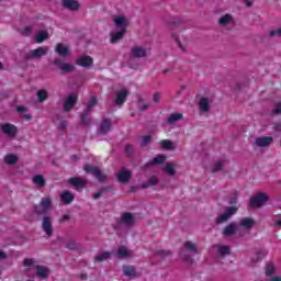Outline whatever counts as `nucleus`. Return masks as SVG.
<instances>
[{
    "mask_svg": "<svg viewBox=\"0 0 281 281\" xmlns=\"http://www.w3.org/2000/svg\"><path fill=\"white\" fill-rule=\"evenodd\" d=\"M114 25L115 27H121V31L117 33L111 34V43H119V41H122L124 38V34H126V29L128 25H131V21L126 19L124 15H119L114 18Z\"/></svg>",
    "mask_w": 281,
    "mask_h": 281,
    "instance_id": "obj_1",
    "label": "nucleus"
},
{
    "mask_svg": "<svg viewBox=\"0 0 281 281\" xmlns=\"http://www.w3.org/2000/svg\"><path fill=\"white\" fill-rule=\"evenodd\" d=\"M83 170L87 175H92V177H94V179H97V181H99V183H109V176H106V173L102 172L100 167H97V166H93L90 164H86L83 166Z\"/></svg>",
    "mask_w": 281,
    "mask_h": 281,
    "instance_id": "obj_2",
    "label": "nucleus"
},
{
    "mask_svg": "<svg viewBox=\"0 0 281 281\" xmlns=\"http://www.w3.org/2000/svg\"><path fill=\"white\" fill-rule=\"evenodd\" d=\"M146 56H148V50H146V48L142 46L132 47L130 58L127 60L128 67H131V69H137V66L133 65V61L135 58H146Z\"/></svg>",
    "mask_w": 281,
    "mask_h": 281,
    "instance_id": "obj_3",
    "label": "nucleus"
},
{
    "mask_svg": "<svg viewBox=\"0 0 281 281\" xmlns=\"http://www.w3.org/2000/svg\"><path fill=\"white\" fill-rule=\"evenodd\" d=\"M52 210V198H42L40 204H35L33 212L36 216H45Z\"/></svg>",
    "mask_w": 281,
    "mask_h": 281,
    "instance_id": "obj_4",
    "label": "nucleus"
},
{
    "mask_svg": "<svg viewBox=\"0 0 281 281\" xmlns=\"http://www.w3.org/2000/svg\"><path fill=\"white\" fill-rule=\"evenodd\" d=\"M124 225L127 229H131L135 225V215L130 212H125L121 215V218L117 222L116 229H120Z\"/></svg>",
    "mask_w": 281,
    "mask_h": 281,
    "instance_id": "obj_5",
    "label": "nucleus"
},
{
    "mask_svg": "<svg viewBox=\"0 0 281 281\" xmlns=\"http://www.w3.org/2000/svg\"><path fill=\"white\" fill-rule=\"evenodd\" d=\"M267 201H269V195H267L265 192H259L257 195L250 198L249 205L250 207L258 209L262 207V205H266Z\"/></svg>",
    "mask_w": 281,
    "mask_h": 281,
    "instance_id": "obj_6",
    "label": "nucleus"
},
{
    "mask_svg": "<svg viewBox=\"0 0 281 281\" xmlns=\"http://www.w3.org/2000/svg\"><path fill=\"white\" fill-rule=\"evenodd\" d=\"M236 212H238V207L237 206H228V207H226L224 213H222L220 216H217L215 218V223L217 225H223V223H227V221H229V218H232V216H234L236 214Z\"/></svg>",
    "mask_w": 281,
    "mask_h": 281,
    "instance_id": "obj_7",
    "label": "nucleus"
},
{
    "mask_svg": "<svg viewBox=\"0 0 281 281\" xmlns=\"http://www.w3.org/2000/svg\"><path fill=\"white\" fill-rule=\"evenodd\" d=\"M53 64L55 67H57V69L60 70L61 76H65V74H74V71H76V66L71 64H65L60 58L54 59Z\"/></svg>",
    "mask_w": 281,
    "mask_h": 281,
    "instance_id": "obj_8",
    "label": "nucleus"
},
{
    "mask_svg": "<svg viewBox=\"0 0 281 281\" xmlns=\"http://www.w3.org/2000/svg\"><path fill=\"white\" fill-rule=\"evenodd\" d=\"M47 52L49 48L46 46H40L35 49L30 50L25 56L24 60H32V58H43V56H47Z\"/></svg>",
    "mask_w": 281,
    "mask_h": 281,
    "instance_id": "obj_9",
    "label": "nucleus"
},
{
    "mask_svg": "<svg viewBox=\"0 0 281 281\" xmlns=\"http://www.w3.org/2000/svg\"><path fill=\"white\" fill-rule=\"evenodd\" d=\"M0 131H2L9 139H14L19 133V128L12 123L0 124Z\"/></svg>",
    "mask_w": 281,
    "mask_h": 281,
    "instance_id": "obj_10",
    "label": "nucleus"
},
{
    "mask_svg": "<svg viewBox=\"0 0 281 281\" xmlns=\"http://www.w3.org/2000/svg\"><path fill=\"white\" fill-rule=\"evenodd\" d=\"M77 103H78V94L76 93L68 94L64 100L65 113H69V111H71Z\"/></svg>",
    "mask_w": 281,
    "mask_h": 281,
    "instance_id": "obj_11",
    "label": "nucleus"
},
{
    "mask_svg": "<svg viewBox=\"0 0 281 281\" xmlns=\"http://www.w3.org/2000/svg\"><path fill=\"white\" fill-rule=\"evenodd\" d=\"M68 183L76 190H85V188H87V183H89V180L86 178L72 177L68 179Z\"/></svg>",
    "mask_w": 281,
    "mask_h": 281,
    "instance_id": "obj_12",
    "label": "nucleus"
},
{
    "mask_svg": "<svg viewBox=\"0 0 281 281\" xmlns=\"http://www.w3.org/2000/svg\"><path fill=\"white\" fill-rule=\"evenodd\" d=\"M111 128H113V122L111 119L105 117L101 121L99 128L97 131L98 135H106Z\"/></svg>",
    "mask_w": 281,
    "mask_h": 281,
    "instance_id": "obj_13",
    "label": "nucleus"
},
{
    "mask_svg": "<svg viewBox=\"0 0 281 281\" xmlns=\"http://www.w3.org/2000/svg\"><path fill=\"white\" fill-rule=\"evenodd\" d=\"M42 229L46 234V236L54 235V226L52 225V217L45 215L42 220Z\"/></svg>",
    "mask_w": 281,
    "mask_h": 281,
    "instance_id": "obj_14",
    "label": "nucleus"
},
{
    "mask_svg": "<svg viewBox=\"0 0 281 281\" xmlns=\"http://www.w3.org/2000/svg\"><path fill=\"white\" fill-rule=\"evenodd\" d=\"M236 232H238V223L231 222L223 228L222 234L223 236H225V238H229L232 236H235Z\"/></svg>",
    "mask_w": 281,
    "mask_h": 281,
    "instance_id": "obj_15",
    "label": "nucleus"
},
{
    "mask_svg": "<svg viewBox=\"0 0 281 281\" xmlns=\"http://www.w3.org/2000/svg\"><path fill=\"white\" fill-rule=\"evenodd\" d=\"M76 65L85 69H91L93 67V59L89 55H83L77 59Z\"/></svg>",
    "mask_w": 281,
    "mask_h": 281,
    "instance_id": "obj_16",
    "label": "nucleus"
},
{
    "mask_svg": "<svg viewBox=\"0 0 281 281\" xmlns=\"http://www.w3.org/2000/svg\"><path fill=\"white\" fill-rule=\"evenodd\" d=\"M128 89L123 88L116 93V98L114 99V104L117 106H122L124 102H126V99L128 98Z\"/></svg>",
    "mask_w": 281,
    "mask_h": 281,
    "instance_id": "obj_17",
    "label": "nucleus"
},
{
    "mask_svg": "<svg viewBox=\"0 0 281 281\" xmlns=\"http://www.w3.org/2000/svg\"><path fill=\"white\" fill-rule=\"evenodd\" d=\"M61 5L70 12H78L80 10V3L77 0H63Z\"/></svg>",
    "mask_w": 281,
    "mask_h": 281,
    "instance_id": "obj_18",
    "label": "nucleus"
},
{
    "mask_svg": "<svg viewBox=\"0 0 281 281\" xmlns=\"http://www.w3.org/2000/svg\"><path fill=\"white\" fill-rule=\"evenodd\" d=\"M255 144L259 148H267V146H271V144H273V137L271 136L258 137L256 138Z\"/></svg>",
    "mask_w": 281,
    "mask_h": 281,
    "instance_id": "obj_19",
    "label": "nucleus"
},
{
    "mask_svg": "<svg viewBox=\"0 0 281 281\" xmlns=\"http://www.w3.org/2000/svg\"><path fill=\"white\" fill-rule=\"evenodd\" d=\"M213 249H216V251L221 258H225V256H232V247L231 246L214 245Z\"/></svg>",
    "mask_w": 281,
    "mask_h": 281,
    "instance_id": "obj_20",
    "label": "nucleus"
},
{
    "mask_svg": "<svg viewBox=\"0 0 281 281\" xmlns=\"http://www.w3.org/2000/svg\"><path fill=\"white\" fill-rule=\"evenodd\" d=\"M80 126H91L92 120H91V111L83 110L80 115Z\"/></svg>",
    "mask_w": 281,
    "mask_h": 281,
    "instance_id": "obj_21",
    "label": "nucleus"
},
{
    "mask_svg": "<svg viewBox=\"0 0 281 281\" xmlns=\"http://www.w3.org/2000/svg\"><path fill=\"white\" fill-rule=\"evenodd\" d=\"M55 52L60 58H67V56H69V47L65 46L63 43L56 45Z\"/></svg>",
    "mask_w": 281,
    "mask_h": 281,
    "instance_id": "obj_22",
    "label": "nucleus"
},
{
    "mask_svg": "<svg viewBox=\"0 0 281 281\" xmlns=\"http://www.w3.org/2000/svg\"><path fill=\"white\" fill-rule=\"evenodd\" d=\"M183 23H186V22L181 18H170L167 20V25L171 30H177V27H181V25H183Z\"/></svg>",
    "mask_w": 281,
    "mask_h": 281,
    "instance_id": "obj_23",
    "label": "nucleus"
},
{
    "mask_svg": "<svg viewBox=\"0 0 281 281\" xmlns=\"http://www.w3.org/2000/svg\"><path fill=\"white\" fill-rule=\"evenodd\" d=\"M116 258H119V260L131 258V250H128L126 246H120L116 250Z\"/></svg>",
    "mask_w": 281,
    "mask_h": 281,
    "instance_id": "obj_24",
    "label": "nucleus"
},
{
    "mask_svg": "<svg viewBox=\"0 0 281 281\" xmlns=\"http://www.w3.org/2000/svg\"><path fill=\"white\" fill-rule=\"evenodd\" d=\"M131 171L123 169L117 173V181H120V183H128V181H131Z\"/></svg>",
    "mask_w": 281,
    "mask_h": 281,
    "instance_id": "obj_25",
    "label": "nucleus"
},
{
    "mask_svg": "<svg viewBox=\"0 0 281 281\" xmlns=\"http://www.w3.org/2000/svg\"><path fill=\"white\" fill-rule=\"evenodd\" d=\"M123 274L126 276L127 278H137V270L135 266H123Z\"/></svg>",
    "mask_w": 281,
    "mask_h": 281,
    "instance_id": "obj_26",
    "label": "nucleus"
},
{
    "mask_svg": "<svg viewBox=\"0 0 281 281\" xmlns=\"http://www.w3.org/2000/svg\"><path fill=\"white\" fill-rule=\"evenodd\" d=\"M198 106L200 111H203V113L210 112V99L202 97L198 103Z\"/></svg>",
    "mask_w": 281,
    "mask_h": 281,
    "instance_id": "obj_27",
    "label": "nucleus"
},
{
    "mask_svg": "<svg viewBox=\"0 0 281 281\" xmlns=\"http://www.w3.org/2000/svg\"><path fill=\"white\" fill-rule=\"evenodd\" d=\"M166 161L165 155H158L153 158L151 161L147 162L144 168H148L149 166H160V164H164Z\"/></svg>",
    "mask_w": 281,
    "mask_h": 281,
    "instance_id": "obj_28",
    "label": "nucleus"
},
{
    "mask_svg": "<svg viewBox=\"0 0 281 281\" xmlns=\"http://www.w3.org/2000/svg\"><path fill=\"white\" fill-rule=\"evenodd\" d=\"M60 199L65 205H70V203H74L75 195L69 191H64Z\"/></svg>",
    "mask_w": 281,
    "mask_h": 281,
    "instance_id": "obj_29",
    "label": "nucleus"
},
{
    "mask_svg": "<svg viewBox=\"0 0 281 281\" xmlns=\"http://www.w3.org/2000/svg\"><path fill=\"white\" fill-rule=\"evenodd\" d=\"M240 227H244L245 229H251L254 225H256V221L251 217H245L239 221Z\"/></svg>",
    "mask_w": 281,
    "mask_h": 281,
    "instance_id": "obj_30",
    "label": "nucleus"
},
{
    "mask_svg": "<svg viewBox=\"0 0 281 281\" xmlns=\"http://www.w3.org/2000/svg\"><path fill=\"white\" fill-rule=\"evenodd\" d=\"M32 182L37 186V188H45V186H47V182L45 181V177H43V175H35L32 178Z\"/></svg>",
    "mask_w": 281,
    "mask_h": 281,
    "instance_id": "obj_31",
    "label": "nucleus"
},
{
    "mask_svg": "<svg viewBox=\"0 0 281 281\" xmlns=\"http://www.w3.org/2000/svg\"><path fill=\"white\" fill-rule=\"evenodd\" d=\"M175 168H177V162H166L164 170L169 175V177H175V175H177V170Z\"/></svg>",
    "mask_w": 281,
    "mask_h": 281,
    "instance_id": "obj_32",
    "label": "nucleus"
},
{
    "mask_svg": "<svg viewBox=\"0 0 281 281\" xmlns=\"http://www.w3.org/2000/svg\"><path fill=\"white\" fill-rule=\"evenodd\" d=\"M184 249L189 250L192 256H196L199 254V248H196V244L192 241H186L183 244Z\"/></svg>",
    "mask_w": 281,
    "mask_h": 281,
    "instance_id": "obj_33",
    "label": "nucleus"
},
{
    "mask_svg": "<svg viewBox=\"0 0 281 281\" xmlns=\"http://www.w3.org/2000/svg\"><path fill=\"white\" fill-rule=\"evenodd\" d=\"M47 268L44 266H36V277L42 278V280H47L48 274H47Z\"/></svg>",
    "mask_w": 281,
    "mask_h": 281,
    "instance_id": "obj_34",
    "label": "nucleus"
},
{
    "mask_svg": "<svg viewBox=\"0 0 281 281\" xmlns=\"http://www.w3.org/2000/svg\"><path fill=\"white\" fill-rule=\"evenodd\" d=\"M183 120V114L182 113H172L168 120H167V124H169L170 126H172V124H175L176 122H179Z\"/></svg>",
    "mask_w": 281,
    "mask_h": 281,
    "instance_id": "obj_35",
    "label": "nucleus"
},
{
    "mask_svg": "<svg viewBox=\"0 0 281 281\" xmlns=\"http://www.w3.org/2000/svg\"><path fill=\"white\" fill-rule=\"evenodd\" d=\"M157 183H159V179H157V177L153 176L149 178V180L147 182H143L140 184V188H143V190H146V188H153V186H157Z\"/></svg>",
    "mask_w": 281,
    "mask_h": 281,
    "instance_id": "obj_36",
    "label": "nucleus"
},
{
    "mask_svg": "<svg viewBox=\"0 0 281 281\" xmlns=\"http://www.w3.org/2000/svg\"><path fill=\"white\" fill-rule=\"evenodd\" d=\"M65 246L66 249H69L70 251H78V249H80V244H78L74 239H69L68 241H66Z\"/></svg>",
    "mask_w": 281,
    "mask_h": 281,
    "instance_id": "obj_37",
    "label": "nucleus"
},
{
    "mask_svg": "<svg viewBox=\"0 0 281 281\" xmlns=\"http://www.w3.org/2000/svg\"><path fill=\"white\" fill-rule=\"evenodd\" d=\"M47 38H49V33L47 31H40L35 36L37 43H43L44 41H47Z\"/></svg>",
    "mask_w": 281,
    "mask_h": 281,
    "instance_id": "obj_38",
    "label": "nucleus"
},
{
    "mask_svg": "<svg viewBox=\"0 0 281 281\" xmlns=\"http://www.w3.org/2000/svg\"><path fill=\"white\" fill-rule=\"evenodd\" d=\"M160 146L164 150H175V144L170 139H162Z\"/></svg>",
    "mask_w": 281,
    "mask_h": 281,
    "instance_id": "obj_39",
    "label": "nucleus"
},
{
    "mask_svg": "<svg viewBox=\"0 0 281 281\" xmlns=\"http://www.w3.org/2000/svg\"><path fill=\"white\" fill-rule=\"evenodd\" d=\"M149 144H153V136L150 135L143 136L139 142L140 148H146V146H149Z\"/></svg>",
    "mask_w": 281,
    "mask_h": 281,
    "instance_id": "obj_40",
    "label": "nucleus"
},
{
    "mask_svg": "<svg viewBox=\"0 0 281 281\" xmlns=\"http://www.w3.org/2000/svg\"><path fill=\"white\" fill-rule=\"evenodd\" d=\"M47 98H49V93L47 92V90L42 89L37 91V100L40 103L45 102V100H47Z\"/></svg>",
    "mask_w": 281,
    "mask_h": 281,
    "instance_id": "obj_41",
    "label": "nucleus"
},
{
    "mask_svg": "<svg viewBox=\"0 0 281 281\" xmlns=\"http://www.w3.org/2000/svg\"><path fill=\"white\" fill-rule=\"evenodd\" d=\"M4 161L9 166H14V164H16V161H19V158L14 154H9L4 157Z\"/></svg>",
    "mask_w": 281,
    "mask_h": 281,
    "instance_id": "obj_42",
    "label": "nucleus"
},
{
    "mask_svg": "<svg viewBox=\"0 0 281 281\" xmlns=\"http://www.w3.org/2000/svg\"><path fill=\"white\" fill-rule=\"evenodd\" d=\"M111 258V252L104 251L101 255L94 257V262H104V260H109Z\"/></svg>",
    "mask_w": 281,
    "mask_h": 281,
    "instance_id": "obj_43",
    "label": "nucleus"
},
{
    "mask_svg": "<svg viewBox=\"0 0 281 281\" xmlns=\"http://www.w3.org/2000/svg\"><path fill=\"white\" fill-rule=\"evenodd\" d=\"M276 274V266L273 262L266 263V276H273Z\"/></svg>",
    "mask_w": 281,
    "mask_h": 281,
    "instance_id": "obj_44",
    "label": "nucleus"
},
{
    "mask_svg": "<svg viewBox=\"0 0 281 281\" xmlns=\"http://www.w3.org/2000/svg\"><path fill=\"white\" fill-rule=\"evenodd\" d=\"M269 38H281V27L269 31Z\"/></svg>",
    "mask_w": 281,
    "mask_h": 281,
    "instance_id": "obj_45",
    "label": "nucleus"
},
{
    "mask_svg": "<svg viewBox=\"0 0 281 281\" xmlns=\"http://www.w3.org/2000/svg\"><path fill=\"white\" fill-rule=\"evenodd\" d=\"M229 21H232V15L225 14L218 20V23L220 25L225 26L229 23Z\"/></svg>",
    "mask_w": 281,
    "mask_h": 281,
    "instance_id": "obj_46",
    "label": "nucleus"
},
{
    "mask_svg": "<svg viewBox=\"0 0 281 281\" xmlns=\"http://www.w3.org/2000/svg\"><path fill=\"white\" fill-rule=\"evenodd\" d=\"M156 256H159L160 258H168L169 256H172V251L170 250H156Z\"/></svg>",
    "mask_w": 281,
    "mask_h": 281,
    "instance_id": "obj_47",
    "label": "nucleus"
},
{
    "mask_svg": "<svg viewBox=\"0 0 281 281\" xmlns=\"http://www.w3.org/2000/svg\"><path fill=\"white\" fill-rule=\"evenodd\" d=\"M95 104H98V98L91 97L87 104L86 111H91V109H93V106H95Z\"/></svg>",
    "mask_w": 281,
    "mask_h": 281,
    "instance_id": "obj_48",
    "label": "nucleus"
},
{
    "mask_svg": "<svg viewBox=\"0 0 281 281\" xmlns=\"http://www.w3.org/2000/svg\"><path fill=\"white\" fill-rule=\"evenodd\" d=\"M267 250H261L257 252V257L252 258V262H260V260H262L265 258V256H267Z\"/></svg>",
    "mask_w": 281,
    "mask_h": 281,
    "instance_id": "obj_49",
    "label": "nucleus"
},
{
    "mask_svg": "<svg viewBox=\"0 0 281 281\" xmlns=\"http://www.w3.org/2000/svg\"><path fill=\"white\" fill-rule=\"evenodd\" d=\"M124 151L127 155V157H133V153H135V147L131 144H126Z\"/></svg>",
    "mask_w": 281,
    "mask_h": 281,
    "instance_id": "obj_50",
    "label": "nucleus"
},
{
    "mask_svg": "<svg viewBox=\"0 0 281 281\" xmlns=\"http://www.w3.org/2000/svg\"><path fill=\"white\" fill-rule=\"evenodd\" d=\"M223 170V161H216L212 168V172H221Z\"/></svg>",
    "mask_w": 281,
    "mask_h": 281,
    "instance_id": "obj_51",
    "label": "nucleus"
},
{
    "mask_svg": "<svg viewBox=\"0 0 281 281\" xmlns=\"http://www.w3.org/2000/svg\"><path fill=\"white\" fill-rule=\"evenodd\" d=\"M273 115H280L281 114V101L276 103L274 109L272 110Z\"/></svg>",
    "mask_w": 281,
    "mask_h": 281,
    "instance_id": "obj_52",
    "label": "nucleus"
},
{
    "mask_svg": "<svg viewBox=\"0 0 281 281\" xmlns=\"http://www.w3.org/2000/svg\"><path fill=\"white\" fill-rule=\"evenodd\" d=\"M153 102H155V104H159V102H161V92H155L154 93Z\"/></svg>",
    "mask_w": 281,
    "mask_h": 281,
    "instance_id": "obj_53",
    "label": "nucleus"
},
{
    "mask_svg": "<svg viewBox=\"0 0 281 281\" xmlns=\"http://www.w3.org/2000/svg\"><path fill=\"white\" fill-rule=\"evenodd\" d=\"M113 186L102 187L99 191L101 194H109V192H112Z\"/></svg>",
    "mask_w": 281,
    "mask_h": 281,
    "instance_id": "obj_54",
    "label": "nucleus"
},
{
    "mask_svg": "<svg viewBox=\"0 0 281 281\" xmlns=\"http://www.w3.org/2000/svg\"><path fill=\"white\" fill-rule=\"evenodd\" d=\"M171 38H173V41H176V43H178L180 49H183V45L181 44V41H179V36L177 34L172 33Z\"/></svg>",
    "mask_w": 281,
    "mask_h": 281,
    "instance_id": "obj_55",
    "label": "nucleus"
},
{
    "mask_svg": "<svg viewBox=\"0 0 281 281\" xmlns=\"http://www.w3.org/2000/svg\"><path fill=\"white\" fill-rule=\"evenodd\" d=\"M236 203H238V194H235L229 200V205H236Z\"/></svg>",
    "mask_w": 281,
    "mask_h": 281,
    "instance_id": "obj_56",
    "label": "nucleus"
},
{
    "mask_svg": "<svg viewBox=\"0 0 281 281\" xmlns=\"http://www.w3.org/2000/svg\"><path fill=\"white\" fill-rule=\"evenodd\" d=\"M23 265L24 267H32V265H34V259H24Z\"/></svg>",
    "mask_w": 281,
    "mask_h": 281,
    "instance_id": "obj_57",
    "label": "nucleus"
},
{
    "mask_svg": "<svg viewBox=\"0 0 281 281\" xmlns=\"http://www.w3.org/2000/svg\"><path fill=\"white\" fill-rule=\"evenodd\" d=\"M16 111L18 113H26L27 108H25L24 105H18Z\"/></svg>",
    "mask_w": 281,
    "mask_h": 281,
    "instance_id": "obj_58",
    "label": "nucleus"
},
{
    "mask_svg": "<svg viewBox=\"0 0 281 281\" xmlns=\"http://www.w3.org/2000/svg\"><path fill=\"white\" fill-rule=\"evenodd\" d=\"M182 258L186 262H194V260L192 259V257L190 255H184Z\"/></svg>",
    "mask_w": 281,
    "mask_h": 281,
    "instance_id": "obj_59",
    "label": "nucleus"
},
{
    "mask_svg": "<svg viewBox=\"0 0 281 281\" xmlns=\"http://www.w3.org/2000/svg\"><path fill=\"white\" fill-rule=\"evenodd\" d=\"M70 216L68 214H65L60 220L59 223H65V221H69Z\"/></svg>",
    "mask_w": 281,
    "mask_h": 281,
    "instance_id": "obj_60",
    "label": "nucleus"
},
{
    "mask_svg": "<svg viewBox=\"0 0 281 281\" xmlns=\"http://www.w3.org/2000/svg\"><path fill=\"white\" fill-rule=\"evenodd\" d=\"M148 109H150V104H143V105L139 108V111H148Z\"/></svg>",
    "mask_w": 281,
    "mask_h": 281,
    "instance_id": "obj_61",
    "label": "nucleus"
},
{
    "mask_svg": "<svg viewBox=\"0 0 281 281\" xmlns=\"http://www.w3.org/2000/svg\"><path fill=\"white\" fill-rule=\"evenodd\" d=\"M22 117L23 120H26L27 122H30V120H32V114H23Z\"/></svg>",
    "mask_w": 281,
    "mask_h": 281,
    "instance_id": "obj_62",
    "label": "nucleus"
},
{
    "mask_svg": "<svg viewBox=\"0 0 281 281\" xmlns=\"http://www.w3.org/2000/svg\"><path fill=\"white\" fill-rule=\"evenodd\" d=\"M100 196H102V193L99 190L97 193H94L93 199L98 200V199H100Z\"/></svg>",
    "mask_w": 281,
    "mask_h": 281,
    "instance_id": "obj_63",
    "label": "nucleus"
},
{
    "mask_svg": "<svg viewBox=\"0 0 281 281\" xmlns=\"http://www.w3.org/2000/svg\"><path fill=\"white\" fill-rule=\"evenodd\" d=\"M269 281H281V277H272Z\"/></svg>",
    "mask_w": 281,
    "mask_h": 281,
    "instance_id": "obj_64",
    "label": "nucleus"
}]
</instances>
